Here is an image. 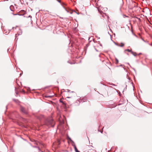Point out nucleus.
<instances>
[{"label":"nucleus","mask_w":152,"mask_h":152,"mask_svg":"<svg viewBox=\"0 0 152 152\" xmlns=\"http://www.w3.org/2000/svg\"><path fill=\"white\" fill-rule=\"evenodd\" d=\"M45 124L47 126L53 127L55 124V122L51 118L47 120Z\"/></svg>","instance_id":"obj_1"},{"label":"nucleus","mask_w":152,"mask_h":152,"mask_svg":"<svg viewBox=\"0 0 152 152\" xmlns=\"http://www.w3.org/2000/svg\"><path fill=\"white\" fill-rule=\"evenodd\" d=\"M20 110L23 113L25 114H27L28 113V111L27 110L22 107H20Z\"/></svg>","instance_id":"obj_2"},{"label":"nucleus","mask_w":152,"mask_h":152,"mask_svg":"<svg viewBox=\"0 0 152 152\" xmlns=\"http://www.w3.org/2000/svg\"><path fill=\"white\" fill-rule=\"evenodd\" d=\"M17 6L15 4L14 5V6L13 5H11L10 7V8L12 11H14L15 9H17Z\"/></svg>","instance_id":"obj_3"},{"label":"nucleus","mask_w":152,"mask_h":152,"mask_svg":"<svg viewBox=\"0 0 152 152\" xmlns=\"http://www.w3.org/2000/svg\"><path fill=\"white\" fill-rule=\"evenodd\" d=\"M26 12L23 10H22L18 13L19 15H23L25 14Z\"/></svg>","instance_id":"obj_4"},{"label":"nucleus","mask_w":152,"mask_h":152,"mask_svg":"<svg viewBox=\"0 0 152 152\" xmlns=\"http://www.w3.org/2000/svg\"><path fill=\"white\" fill-rule=\"evenodd\" d=\"M131 53L134 56H136L137 55V54L135 52H131Z\"/></svg>","instance_id":"obj_5"},{"label":"nucleus","mask_w":152,"mask_h":152,"mask_svg":"<svg viewBox=\"0 0 152 152\" xmlns=\"http://www.w3.org/2000/svg\"><path fill=\"white\" fill-rule=\"evenodd\" d=\"M124 44L122 43H121L120 44L118 45L119 46H120V47H122L124 46Z\"/></svg>","instance_id":"obj_6"},{"label":"nucleus","mask_w":152,"mask_h":152,"mask_svg":"<svg viewBox=\"0 0 152 152\" xmlns=\"http://www.w3.org/2000/svg\"><path fill=\"white\" fill-rule=\"evenodd\" d=\"M125 51H128L129 52H131H131H132L131 50H129V49H126V50H125Z\"/></svg>","instance_id":"obj_7"},{"label":"nucleus","mask_w":152,"mask_h":152,"mask_svg":"<svg viewBox=\"0 0 152 152\" xmlns=\"http://www.w3.org/2000/svg\"><path fill=\"white\" fill-rule=\"evenodd\" d=\"M60 101L63 104L65 105V104L64 103L63 101H62L61 100H60Z\"/></svg>","instance_id":"obj_8"},{"label":"nucleus","mask_w":152,"mask_h":152,"mask_svg":"<svg viewBox=\"0 0 152 152\" xmlns=\"http://www.w3.org/2000/svg\"><path fill=\"white\" fill-rule=\"evenodd\" d=\"M75 150L76 152H80V151L77 150L76 148H75Z\"/></svg>","instance_id":"obj_9"},{"label":"nucleus","mask_w":152,"mask_h":152,"mask_svg":"<svg viewBox=\"0 0 152 152\" xmlns=\"http://www.w3.org/2000/svg\"><path fill=\"white\" fill-rule=\"evenodd\" d=\"M90 148V146H87V147H86V148L88 150V148Z\"/></svg>","instance_id":"obj_10"},{"label":"nucleus","mask_w":152,"mask_h":152,"mask_svg":"<svg viewBox=\"0 0 152 152\" xmlns=\"http://www.w3.org/2000/svg\"><path fill=\"white\" fill-rule=\"evenodd\" d=\"M98 10L99 11H100L99 10ZM100 12L101 14H102V12Z\"/></svg>","instance_id":"obj_11"},{"label":"nucleus","mask_w":152,"mask_h":152,"mask_svg":"<svg viewBox=\"0 0 152 152\" xmlns=\"http://www.w3.org/2000/svg\"><path fill=\"white\" fill-rule=\"evenodd\" d=\"M38 118L39 119H40V118L39 117H38Z\"/></svg>","instance_id":"obj_12"},{"label":"nucleus","mask_w":152,"mask_h":152,"mask_svg":"<svg viewBox=\"0 0 152 152\" xmlns=\"http://www.w3.org/2000/svg\"><path fill=\"white\" fill-rule=\"evenodd\" d=\"M59 141H58V142L59 144H60V143H59Z\"/></svg>","instance_id":"obj_13"},{"label":"nucleus","mask_w":152,"mask_h":152,"mask_svg":"<svg viewBox=\"0 0 152 152\" xmlns=\"http://www.w3.org/2000/svg\"><path fill=\"white\" fill-rule=\"evenodd\" d=\"M69 139L70 140H71V139H70V138H69Z\"/></svg>","instance_id":"obj_14"},{"label":"nucleus","mask_w":152,"mask_h":152,"mask_svg":"<svg viewBox=\"0 0 152 152\" xmlns=\"http://www.w3.org/2000/svg\"><path fill=\"white\" fill-rule=\"evenodd\" d=\"M41 117H43V116H41Z\"/></svg>","instance_id":"obj_15"},{"label":"nucleus","mask_w":152,"mask_h":152,"mask_svg":"<svg viewBox=\"0 0 152 152\" xmlns=\"http://www.w3.org/2000/svg\"><path fill=\"white\" fill-rule=\"evenodd\" d=\"M77 14H79V13H77Z\"/></svg>","instance_id":"obj_16"},{"label":"nucleus","mask_w":152,"mask_h":152,"mask_svg":"<svg viewBox=\"0 0 152 152\" xmlns=\"http://www.w3.org/2000/svg\"><path fill=\"white\" fill-rule=\"evenodd\" d=\"M67 98H69L70 97H67Z\"/></svg>","instance_id":"obj_17"}]
</instances>
